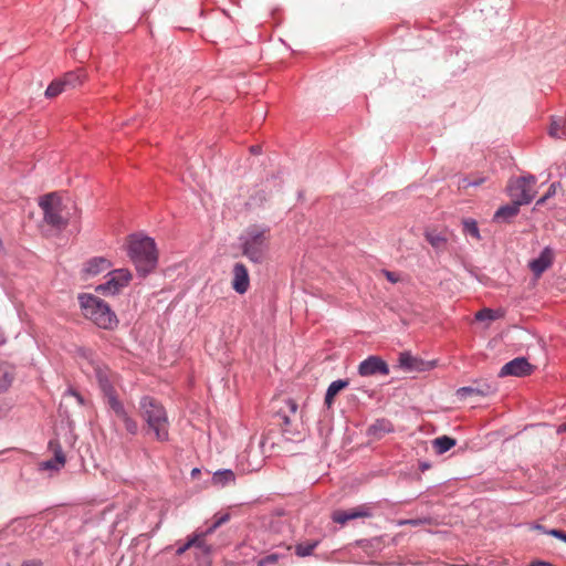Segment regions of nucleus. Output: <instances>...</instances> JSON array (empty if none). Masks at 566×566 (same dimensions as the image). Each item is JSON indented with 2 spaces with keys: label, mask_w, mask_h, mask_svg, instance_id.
Listing matches in <instances>:
<instances>
[{
  "label": "nucleus",
  "mask_w": 566,
  "mask_h": 566,
  "mask_svg": "<svg viewBox=\"0 0 566 566\" xmlns=\"http://www.w3.org/2000/svg\"><path fill=\"white\" fill-rule=\"evenodd\" d=\"M384 274H385L386 279L388 281H390L391 283H396L399 281V276L394 272L385 271Z\"/></svg>",
  "instance_id": "nucleus-36"
},
{
  "label": "nucleus",
  "mask_w": 566,
  "mask_h": 566,
  "mask_svg": "<svg viewBox=\"0 0 566 566\" xmlns=\"http://www.w3.org/2000/svg\"><path fill=\"white\" fill-rule=\"evenodd\" d=\"M83 368L85 373L96 378L107 405L115 415L116 421L120 422L129 434H137V421L130 416L124 403L117 398L115 375L102 361L93 358L87 359V364L86 366L83 365Z\"/></svg>",
  "instance_id": "nucleus-1"
},
{
  "label": "nucleus",
  "mask_w": 566,
  "mask_h": 566,
  "mask_svg": "<svg viewBox=\"0 0 566 566\" xmlns=\"http://www.w3.org/2000/svg\"><path fill=\"white\" fill-rule=\"evenodd\" d=\"M349 385V381L347 379H338V380H335L333 381L328 388H327V391H326V395H325V405L331 408L333 402H334V399L335 397L343 390L345 389L346 387H348Z\"/></svg>",
  "instance_id": "nucleus-18"
},
{
  "label": "nucleus",
  "mask_w": 566,
  "mask_h": 566,
  "mask_svg": "<svg viewBox=\"0 0 566 566\" xmlns=\"http://www.w3.org/2000/svg\"><path fill=\"white\" fill-rule=\"evenodd\" d=\"M371 429L377 432L380 430L381 432H389L391 431L390 423L386 421H378L376 424L371 427Z\"/></svg>",
  "instance_id": "nucleus-32"
},
{
  "label": "nucleus",
  "mask_w": 566,
  "mask_h": 566,
  "mask_svg": "<svg viewBox=\"0 0 566 566\" xmlns=\"http://www.w3.org/2000/svg\"><path fill=\"white\" fill-rule=\"evenodd\" d=\"M511 196L520 203H530L536 195V178L532 175L517 178L510 186Z\"/></svg>",
  "instance_id": "nucleus-7"
},
{
  "label": "nucleus",
  "mask_w": 566,
  "mask_h": 566,
  "mask_svg": "<svg viewBox=\"0 0 566 566\" xmlns=\"http://www.w3.org/2000/svg\"><path fill=\"white\" fill-rule=\"evenodd\" d=\"M235 481V475L231 470L217 471L212 476V483L214 485L224 486Z\"/></svg>",
  "instance_id": "nucleus-23"
},
{
  "label": "nucleus",
  "mask_w": 566,
  "mask_h": 566,
  "mask_svg": "<svg viewBox=\"0 0 566 566\" xmlns=\"http://www.w3.org/2000/svg\"><path fill=\"white\" fill-rule=\"evenodd\" d=\"M84 74L81 71L69 72L63 77V84L65 87L74 88L84 82Z\"/></svg>",
  "instance_id": "nucleus-24"
},
{
  "label": "nucleus",
  "mask_w": 566,
  "mask_h": 566,
  "mask_svg": "<svg viewBox=\"0 0 566 566\" xmlns=\"http://www.w3.org/2000/svg\"><path fill=\"white\" fill-rule=\"evenodd\" d=\"M482 182H483V179H481V178H480V179H475V180H473V181H470V180L464 179V180H463V182H462V186H461V187H462V188H468V187H470V186H479V185H481Z\"/></svg>",
  "instance_id": "nucleus-35"
},
{
  "label": "nucleus",
  "mask_w": 566,
  "mask_h": 566,
  "mask_svg": "<svg viewBox=\"0 0 566 566\" xmlns=\"http://www.w3.org/2000/svg\"><path fill=\"white\" fill-rule=\"evenodd\" d=\"M463 230L465 233L470 234L472 238L479 240L480 239V232L478 224L474 220L468 219L463 221Z\"/></svg>",
  "instance_id": "nucleus-28"
},
{
  "label": "nucleus",
  "mask_w": 566,
  "mask_h": 566,
  "mask_svg": "<svg viewBox=\"0 0 566 566\" xmlns=\"http://www.w3.org/2000/svg\"><path fill=\"white\" fill-rule=\"evenodd\" d=\"M231 286L238 294L247 293L250 287L249 271L241 262L233 265Z\"/></svg>",
  "instance_id": "nucleus-11"
},
{
  "label": "nucleus",
  "mask_w": 566,
  "mask_h": 566,
  "mask_svg": "<svg viewBox=\"0 0 566 566\" xmlns=\"http://www.w3.org/2000/svg\"><path fill=\"white\" fill-rule=\"evenodd\" d=\"M128 255L142 275L148 274L157 265L158 254L155 241L151 238L130 235Z\"/></svg>",
  "instance_id": "nucleus-2"
},
{
  "label": "nucleus",
  "mask_w": 566,
  "mask_h": 566,
  "mask_svg": "<svg viewBox=\"0 0 566 566\" xmlns=\"http://www.w3.org/2000/svg\"><path fill=\"white\" fill-rule=\"evenodd\" d=\"M565 429H566V424H565Z\"/></svg>",
  "instance_id": "nucleus-41"
},
{
  "label": "nucleus",
  "mask_w": 566,
  "mask_h": 566,
  "mask_svg": "<svg viewBox=\"0 0 566 566\" xmlns=\"http://www.w3.org/2000/svg\"><path fill=\"white\" fill-rule=\"evenodd\" d=\"M533 366L524 357H517L506 363L500 370V376H516L523 377L531 375Z\"/></svg>",
  "instance_id": "nucleus-10"
},
{
  "label": "nucleus",
  "mask_w": 566,
  "mask_h": 566,
  "mask_svg": "<svg viewBox=\"0 0 566 566\" xmlns=\"http://www.w3.org/2000/svg\"><path fill=\"white\" fill-rule=\"evenodd\" d=\"M317 545V542H313V543H304V544H298L296 547H295V552L298 556H308L312 554V552L314 551V548L316 547Z\"/></svg>",
  "instance_id": "nucleus-29"
},
{
  "label": "nucleus",
  "mask_w": 566,
  "mask_h": 566,
  "mask_svg": "<svg viewBox=\"0 0 566 566\" xmlns=\"http://www.w3.org/2000/svg\"><path fill=\"white\" fill-rule=\"evenodd\" d=\"M553 260L554 252L547 247L541 252L537 259L530 262V269L536 277H539L552 265Z\"/></svg>",
  "instance_id": "nucleus-12"
},
{
  "label": "nucleus",
  "mask_w": 566,
  "mask_h": 566,
  "mask_svg": "<svg viewBox=\"0 0 566 566\" xmlns=\"http://www.w3.org/2000/svg\"><path fill=\"white\" fill-rule=\"evenodd\" d=\"M495 317L496 316H495L494 312L490 308H483L475 314V319H478V321H485V319L492 321Z\"/></svg>",
  "instance_id": "nucleus-30"
},
{
  "label": "nucleus",
  "mask_w": 566,
  "mask_h": 566,
  "mask_svg": "<svg viewBox=\"0 0 566 566\" xmlns=\"http://www.w3.org/2000/svg\"><path fill=\"white\" fill-rule=\"evenodd\" d=\"M358 374L363 377L374 376L377 374L387 376L389 374V367L380 357L369 356L359 364Z\"/></svg>",
  "instance_id": "nucleus-8"
},
{
  "label": "nucleus",
  "mask_w": 566,
  "mask_h": 566,
  "mask_svg": "<svg viewBox=\"0 0 566 566\" xmlns=\"http://www.w3.org/2000/svg\"><path fill=\"white\" fill-rule=\"evenodd\" d=\"M489 392H491V387L490 386H486L485 388L462 387V388L458 389L457 396L460 399H464L468 396H472V395L485 396Z\"/></svg>",
  "instance_id": "nucleus-25"
},
{
  "label": "nucleus",
  "mask_w": 566,
  "mask_h": 566,
  "mask_svg": "<svg viewBox=\"0 0 566 566\" xmlns=\"http://www.w3.org/2000/svg\"><path fill=\"white\" fill-rule=\"evenodd\" d=\"M399 366L408 371H424L432 367L431 363H426L422 359L410 355L409 353H401L399 356Z\"/></svg>",
  "instance_id": "nucleus-14"
},
{
  "label": "nucleus",
  "mask_w": 566,
  "mask_h": 566,
  "mask_svg": "<svg viewBox=\"0 0 566 566\" xmlns=\"http://www.w3.org/2000/svg\"><path fill=\"white\" fill-rule=\"evenodd\" d=\"M109 266H111V264L106 259L94 258L86 263L85 272L90 275H96L103 271L108 270Z\"/></svg>",
  "instance_id": "nucleus-20"
},
{
  "label": "nucleus",
  "mask_w": 566,
  "mask_h": 566,
  "mask_svg": "<svg viewBox=\"0 0 566 566\" xmlns=\"http://www.w3.org/2000/svg\"><path fill=\"white\" fill-rule=\"evenodd\" d=\"M549 134L553 137L560 138L562 137V126L557 122H553L549 128Z\"/></svg>",
  "instance_id": "nucleus-33"
},
{
  "label": "nucleus",
  "mask_w": 566,
  "mask_h": 566,
  "mask_svg": "<svg viewBox=\"0 0 566 566\" xmlns=\"http://www.w3.org/2000/svg\"><path fill=\"white\" fill-rule=\"evenodd\" d=\"M520 206L521 205L514 199L512 205L501 207L496 211L495 218L507 219V218L515 217L518 213Z\"/></svg>",
  "instance_id": "nucleus-26"
},
{
  "label": "nucleus",
  "mask_w": 566,
  "mask_h": 566,
  "mask_svg": "<svg viewBox=\"0 0 566 566\" xmlns=\"http://www.w3.org/2000/svg\"><path fill=\"white\" fill-rule=\"evenodd\" d=\"M426 240L436 250H443L447 245V237L443 232L438 231H427Z\"/></svg>",
  "instance_id": "nucleus-22"
},
{
  "label": "nucleus",
  "mask_w": 566,
  "mask_h": 566,
  "mask_svg": "<svg viewBox=\"0 0 566 566\" xmlns=\"http://www.w3.org/2000/svg\"><path fill=\"white\" fill-rule=\"evenodd\" d=\"M228 520H229V514H223L221 516L216 517L212 525L210 527H208L205 533L196 534L195 536L189 538V541H196L193 546L199 547V548H205V536L213 533L219 526L224 524Z\"/></svg>",
  "instance_id": "nucleus-17"
},
{
  "label": "nucleus",
  "mask_w": 566,
  "mask_h": 566,
  "mask_svg": "<svg viewBox=\"0 0 566 566\" xmlns=\"http://www.w3.org/2000/svg\"><path fill=\"white\" fill-rule=\"evenodd\" d=\"M139 410L156 440L167 441L169 439V421L164 406L151 397H144L139 402Z\"/></svg>",
  "instance_id": "nucleus-3"
},
{
  "label": "nucleus",
  "mask_w": 566,
  "mask_h": 566,
  "mask_svg": "<svg viewBox=\"0 0 566 566\" xmlns=\"http://www.w3.org/2000/svg\"><path fill=\"white\" fill-rule=\"evenodd\" d=\"M549 534L566 542V533L560 530H552Z\"/></svg>",
  "instance_id": "nucleus-37"
},
{
  "label": "nucleus",
  "mask_w": 566,
  "mask_h": 566,
  "mask_svg": "<svg viewBox=\"0 0 566 566\" xmlns=\"http://www.w3.org/2000/svg\"><path fill=\"white\" fill-rule=\"evenodd\" d=\"M14 378L13 367L8 363H0V394L8 390Z\"/></svg>",
  "instance_id": "nucleus-19"
},
{
  "label": "nucleus",
  "mask_w": 566,
  "mask_h": 566,
  "mask_svg": "<svg viewBox=\"0 0 566 566\" xmlns=\"http://www.w3.org/2000/svg\"><path fill=\"white\" fill-rule=\"evenodd\" d=\"M80 304L85 317L94 322L98 327L113 328L117 325L116 315L103 300L94 295H81Z\"/></svg>",
  "instance_id": "nucleus-5"
},
{
  "label": "nucleus",
  "mask_w": 566,
  "mask_h": 566,
  "mask_svg": "<svg viewBox=\"0 0 566 566\" xmlns=\"http://www.w3.org/2000/svg\"><path fill=\"white\" fill-rule=\"evenodd\" d=\"M132 279V274L128 270L119 269L111 273V277L105 284L97 287V291L108 292L111 294L117 293L124 287Z\"/></svg>",
  "instance_id": "nucleus-9"
},
{
  "label": "nucleus",
  "mask_w": 566,
  "mask_h": 566,
  "mask_svg": "<svg viewBox=\"0 0 566 566\" xmlns=\"http://www.w3.org/2000/svg\"><path fill=\"white\" fill-rule=\"evenodd\" d=\"M39 206L43 211V220L46 224L57 230L66 228L70 213L62 198L56 192L42 196L39 200Z\"/></svg>",
  "instance_id": "nucleus-6"
},
{
  "label": "nucleus",
  "mask_w": 566,
  "mask_h": 566,
  "mask_svg": "<svg viewBox=\"0 0 566 566\" xmlns=\"http://www.w3.org/2000/svg\"><path fill=\"white\" fill-rule=\"evenodd\" d=\"M457 444L455 439L448 436L438 437L432 440V448L437 454H443Z\"/></svg>",
  "instance_id": "nucleus-21"
},
{
  "label": "nucleus",
  "mask_w": 566,
  "mask_h": 566,
  "mask_svg": "<svg viewBox=\"0 0 566 566\" xmlns=\"http://www.w3.org/2000/svg\"><path fill=\"white\" fill-rule=\"evenodd\" d=\"M531 566H552V565L548 563H545V562H534L531 564Z\"/></svg>",
  "instance_id": "nucleus-40"
},
{
  "label": "nucleus",
  "mask_w": 566,
  "mask_h": 566,
  "mask_svg": "<svg viewBox=\"0 0 566 566\" xmlns=\"http://www.w3.org/2000/svg\"><path fill=\"white\" fill-rule=\"evenodd\" d=\"M50 448L54 452V458L42 463V468L46 470H59L65 464V457L57 443L50 442Z\"/></svg>",
  "instance_id": "nucleus-16"
},
{
  "label": "nucleus",
  "mask_w": 566,
  "mask_h": 566,
  "mask_svg": "<svg viewBox=\"0 0 566 566\" xmlns=\"http://www.w3.org/2000/svg\"><path fill=\"white\" fill-rule=\"evenodd\" d=\"M427 522H429V520L424 518V520H408V521H405L402 523L416 526V525H420V524H423V523H427Z\"/></svg>",
  "instance_id": "nucleus-38"
},
{
  "label": "nucleus",
  "mask_w": 566,
  "mask_h": 566,
  "mask_svg": "<svg viewBox=\"0 0 566 566\" xmlns=\"http://www.w3.org/2000/svg\"><path fill=\"white\" fill-rule=\"evenodd\" d=\"M370 516L369 509L365 505L354 507L350 510H337L333 513V521L338 524H345L346 522L358 518V517H368Z\"/></svg>",
  "instance_id": "nucleus-13"
},
{
  "label": "nucleus",
  "mask_w": 566,
  "mask_h": 566,
  "mask_svg": "<svg viewBox=\"0 0 566 566\" xmlns=\"http://www.w3.org/2000/svg\"><path fill=\"white\" fill-rule=\"evenodd\" d=\"M195 543H196V541H189V539H188V542H187L186 544H184L182 546H180V547L177 549L176 554H177L178 556L182 555V554H184L186 551H188L190 547H193Z\"/></svg>",
  "instance_id": "nucleus-34"
},
{
  "label": "nucleus",
  "mask_w": 566,
  "mask_h": 566,
  "mask_svg": "<svg viewBox=\"0 0 566 566\" xmlns=\"http://www.w3.org/2000/svg\"><path fill=\"white\" fill-rule=\"evenodd\" d=\"M556 187L557 185L556 184H552L546 192L545 196H543L542 198H539L537 201H536V206H541L543 205L548 198H551L552 196L555 195L556 192Z\"/></svg>",
  "instance_id": "nucleus-31"
},
{
  "label": "nucleus",
  "mask_w": 566,
  "mask_h": 566,
  "mask_svg": "<svg viewBox=\"0 0 566 566\" xmlns=\"http://www.w3.org/2000/svg\"><path fill=\"white\" fill-rule=\"evenodd\" d=\"M269 228L259 226L249 227L242 237L243 255L252 262H262L269 249Z\"/></svg>",
  "instance_id": "nucleus-4"
},
{
  "label": "nucleus",
  "mask_w": 566,
  "mask_h": 566,
  "mask_svg": "<svg viewBox=\"0 0 566 566\" xmlns=\"http://www.w3.org/2000/svg\"><path fill=\"white\" fill-rule=\"evenodd\" d=\"M297 408V403L294 400L287 399L285 401V407L280 409L277 416L281 420L280 424L282 426L284 432H291L290 427L296 418Z\"/></svg>",
  "instance_id": "nucleus-15"
},
{
  "label": "nucleus",
  "mask_w": 566,
  "mask_h": 566,
  "mask_svg": "<svg viewBox=\"0 0 566 566\" xmlns=\"http://www.w3.org/2000/svg\"><path fill=\"white\" fill-rule=\"evenodd\" d=\"M22 566H41L40 562L36 560H30L22 564Z\"/></svg>",
  "instance_id": "nucleus-39"
},
{
  "label": "nucleus",
  "mask_w": 566,
  "mask_h": 566,
  "mask_svg": "<svg viewBox=\"0 0 566 566\" xmlns=\"http://www.w3.org/2000/svg\"><path fill=\"white\" fill-rule=\"evenodd\" d=\"M66 87L65 85L63 84V81L62 78H59V80H55L53 81L46 88L45 91V96L46 97H55L57 96L59 94H61L63 91H65Z\"/></svg>",
  "instance_id": "nucleus-27"
}]
</instances>
